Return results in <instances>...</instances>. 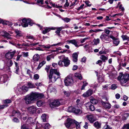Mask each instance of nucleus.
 Returning <instances> with one entry per match:
<instances>
[{"mask_svg": "<svg viewBox=\"0 0 129 129\" xmlns=\"http://www.w3.org/2000/svg\"><path fill=\"white\" fill-rule=\"evenodd\" d=\"M60 75V74L57 69H51L49 71V78L52 82H54Z\"/></svg>", "mask_w": 129, "mask_h": 129, "instance_id": "f257e3e1", "label": "nucleus"}, {"mask_svg": "<svg viewBox=\"0 0 129 129\" xmlns=\"http://www.w3.org/2000/svg\"><path fill=\"white\" fill-rule=\"evenodd\" d=\"M118 79L120 81L122 86H126V82L129 80V74H120L118 77Z\"/></svg>", "mask_w": 129, "mask_h": 129, "instance_id": "f03ea898", "label": "nucleus"}, {"mask_svg": "<svg viewBox=\"0 0 129 129\" xmlns=\"http://www.w3.org/2000/svg\"><path fill=\"white\" fill-rule=\"evenodd\" d=\"M23 101L26 104H30L33 103L35 99L32 92L30 94L26 95L23 99Z\"/></svg>", "mask_w": 129, "mask_h": 129, "instance_id": "7ed1b4c3", "label": "nucleus"}, {"mask_svg": "<svg viewBox=\"0 0 129 129\" xmlns=\"http://www.w3.org/2000/svg\"><path fill=\"white\" fill-rule=\"evenodd\" d=\"M111 36L113 35H111L109 36L105 34H102L101 35L100 38L103 42L105 43H107L111 41V40L110 39Z\"/></svg>", "mask_w": 129, "mask_h": 129, "instance_id": "20e7f679", "label": "nucleus"}, {"mask_svg": "<svg viewBox=\"0 0 129 129\" xmlns=\"http://www.w3.org/2000/svg\"><path fill=\"white\" fill-rule=\"evenodd\" d=\"M58 58L60 60H63L65 67L68 66L70 63V60L68 59V58L65 56L64 55H62L58 57Z\"/></svg>", "mask_w": 129, "mask_h": 129, "instance_id": "39448f33", "label": "nucleus"}, {"mask_svg": "<svg viewBox=\"0 0 129 129\" xmlns=\"http://www.w3.org/2000/svg\"><path fill=\"white\" fill-rule=\"evenodd\" d=\"M31 20L30 19H26L25 18H24L22 20V23L21 24V25L24 27H26L28 26V24L32 25L31 24Z\"/></svg>", "mask_w": 129, "mask_h": 129, "instance_id": "423d86ee", "label": "nucleus"}, {"mask_svg": "<svg viewBox=\"0 0 129 129\" xmlns=\"http://www.w3.org/2000/svg\"><path fill=\"white\" fill-rule=\"evenodd\" d=\"M64 82L66 85L67 86L73 84V80L71 77L68 76L65 78Z\"/></svg>", "mask_w": 129, "mask_h": 129, "instance_id": "0eeeda50", "label": "nucleus"}, {"mask_svg": "<svg viewBox=\"0 0 129 129\" xmlns=\"http://www.w3.org/2000/svg\"><path fill=\"white\" fill-rule=\"evenodd\" d=\"M16 53V51L15 50L12 52L9 51L6 53L5 55L6 57L8 59H11L14 56Z\"/></svg>", "mask_w": 129, "mask_h": 129, "instance_id": "6e6552de", "label": "nucleus"}, {"mask_svg": "<svg viewBox=\"0 0 129 129\" xmlns=\"http://www.w3.org/2000/svg\"><path fill=\"white\" fill-rule=\"evenodd\" d=\"M66 43L68 44H72L74 45L76 47H78L79 46L78 45V42L75 39H73L71 40H68L66 41Z\"/></svg>", "mask_w": 129, "mask_h": 129, "instance_id": "1a4fd4ad", "label": "nucleus"}, {"mask_svg": "<svg viewBox=\"0 0 129 129\" xmlns=\"http://www.w3.org/2000/svg\"><path fill=\"white\" fill-rule=\"evenodd\" d=\"M33 96L34 97L35 100L37 99L41 98H43L44 95L43 94L39 93L32 92Z\"/></svg>", "mask_w": 129, "mask_h": 129, "instance_id": "9d476101", "label": "nucleus"}, {"mask_svg": "<svg viewBox=\"0 0 129 129\" xmlns=\"http://www.w3.org/2000/svg\"><path fill=\"white\" fill-rule=\"evenodd\" d=\"M85 106L87 109H89L91 111H93L95 110L94 106L92 104L91 102L86 103L85 104Z\"/></svg>", "mask_w": 129, "mask_h": 129, "instance_id": "9b49d317", "label": "nucleus"}, {"mask_svg": "<svg viewBox=\"0 0 129 129\" xmlns=\"http://www.w3.org/2000/svg\"><path fill=\"white\" fill-rule=\"evenodd\" d=\"M110 38L113 40V44L114 46H117L119 43L120 41L118 39L116 38L115 37L113 36H111Z\"/></svg>", "mask_w": 129, "mask_h": 129, "instance_id": "f8f14e48", "label": "nucleus"}, {"mask_svg": "<svg viewBox=\"0 0 129 129\" xmlns=\"http://www.w3.org/2000/svg\"><path fill=\"white\" fill-rule=\"evenodd\" d=\"M36 108V107L34 106H32L28 107L27 108L28 112L30 114H33L35 112Z\"/></svg>", "mask_w": 129, "mask_h": 129, "instance_id": "ddd939ff", "label": "nucleus"}, {"mask_svg": "<svg viewBox=\"0 0 129 129\" xmlns=\"http://www.w3.org/2000/svg\"><path fill=\"white\" fill-rule=\"evenodd\" d=\"M63 43L62 42H60L58 43H57L56 44H54L52 46H50L49 45H47L46 46H45L44 45H43L41 46H40L43 47L44 48H47V49H49V48L51 46H57L58 45H62L63 44Z\"/></svg>", "mask_w": 129, "mask_h": 129, "instance_id": "4468645a", "label": "nucleus"}, {"mask_svg": "<svg viewBox=\"0 0 129 129\" xmlns=\"http://www.w3.org/2000/svg\"><path fill=\"white\" fill-rule=\"evenodd\" d=\"M71 108L72 109L71 112H74L76 114L78 115L81 114L82 113V111L79 109H76L74 108L70 107L69 109Z\"/></svg>", "mask_w": 129, "mask_h": 129, "instance_id": "2eb2a0df", "label": "nucleus"}, {"mask_svg": "<svg viewBox=\"0 0 129 129\" xmlns=\"http://www.w3.org/2000/svg\"><path fill=\"white\" fill-rule=\"evenodd\" d=\"M92 93V91L90 89H89L86 92L83 94L82 95V96L84 97H88L91 95Z\"/></svg>", "mask_w": 129, "mask_h": 129, "instance_id": "dca6fc26", "label": "nucleus"}, {"mask_svg": "<svg viewBox=\"0 0 129 129\" xmlns=\"http://www.w3.org/2000/svg\"><path fill=\"white\" fill-rule=\"evenodd\" d=\"M60 103L59 101L57 100H56L50 104V106L51 107H52L53 106L57 107L60 106Z\"/></svg>", "mask_w": 129, "mask_h": 129, "instance_id": "f3484780", "label": "nucleus"}, {"mask_svg": "<svg viewBox=\"0 0 129 129\" xmlns=\"http://www.w3.org/2000/svg\"><path fill=\"white\" fill-rule=\"evenodd\" d=\"M0 35L5 37L8 39L11 38V35L6 31H2L1 33H0Z\"/></svg>", "mask_w": 129, "mask_h": 129, "instance_id": "a211bd4d", "label": "nucleus"}, {"mask_svg": "<svg viewBox=\"0 0 129 129\" xmlns=\"http://www.w3.org/2000/svg\"><path fill=\"white\" fill-rule=\"evenodd\" d=\"M78 54L77 53L75 52L72 54V60L75 62H76L78 60Z\"/></svg>", "mask_w": 129, "mask_h": 129, "instance_id": "6ab92c4d", "label": "nucleus"}, {"mask_svg": "<svg viewBox=\"0 0 129 129\" xmlns=\"http://www.w3.org/2000/svg\"><path fill=\"white\" fill-rule=\"evenodd\" d=\"M64 27L61 26L59 27H58L56 30L55 31V33L59 36H60V31L63 29L64 28Z\"/></svg>", "mask_w": 129, "mask_h": 129, "instance_id": "aec40b11", "label": "nucleus"}, {"mask_svg": "<svg viewBox=\"0 0 129 129\" xmlns=\"http://www.w3.org/2000/svg\"><path fill=\"white\" fill-rule=\"evenodd\" d=\"M101 102L102 104L105 108L108 109H109L111 107L110 104L105 102L103 101H102Z\"/></svg>", "mask_w": 129, "mask_h": 129, "instance_id": "412c9836", "label": "nucleus"}, {"mask_svg": "<svg viewBox=\"0 0 129 129\" xmlns=\"http://www.w3.org/2000/svg\"><path fill=\"white\" fill-rule=\"evenodd\" d=\"M90 102L93 104H96L98 103V101L97 100L94 99L92 96H91L90 98Z\"/></svg>", "mask_w": 129, "mask_h": 129, "instance_id": "4be33fe9", "label": "nucleus"}, {"mask_svg": "<svg viewBox=\"0 0 129 129\" xmlns=\"http://www.w3.org/2000/svg\"><path fill=\"white\" fill-rule=\"evenodd\" d=\"M86 117L89 121H92V120H94V116L93 115L90 114L86 115Z\"/></svg>", "mask_w": 129, "mask_h": 129, "instance_id": "5701e85b", "label": "nucleus"}, {"mask_svg": "<svg viewBox=\"0 0 129 129\" xmlns=\"http://www.w3.org/2000/svg\"><path fill=\"white\" fill-rule=\"evenodd\" d=\"M21 114L18 111L14 110L12 112V116H16L17 117L20 116Z\"/></svg>", "mask_w": 129, "mask_h": 129, "instance_id": "b1692460", "label": "nucleus"}, {"mask_svg": "<svg viewBox=\"0 0 129 129\" xmlns=\"http://www.w3.org/2000/svg\"><path fill=\"white\" fill-rule=\"evenodd\" d=\"M44 124L43 123L39 122H37L36 124V129H39L42 127H43L44 126Z\"/></svg>", "mask_w": 129, "mask_h": 129, "instance_id": "393cba45", "label": "nucleus"}, {"mask_svg": "<svg viewBox=\"0 0 129 129\" xmlns=\"http://www.w3.org/2000/svg\"><path fill=\"white\" fill-rule=\"evenodd\" d=\"M100 59L102 60L103 61L105 62L108 59V56H106L104 55H102L100 57Z\"/></svg>", "mask_w": 129, "mask_h": 129, "instance_id": "a878e982", "label": "nucleus"}, {"mask_svg": "<svg viewBox=\"0 0 129 129\" xmlns=\"http://www.w3.org/2000/svg\"><path fill=\"white\" fill-rule=\"evenodd\" d=\"M30 126L29 124H25L21 125V129H30Z\"/></svg>", "mask_w": 129, "mask_h": 129, "instance_id": "bb28decb", "label": "nucleus"}, {"mask_svg": "<svg viewBox=\"0 0 129 129\" xmlns=\"http://www.w3.org/2000/svg\"><path fill=\"white\" fill-rule=\"evenodd\" d=\"M73 121H66L65 123V125L67 128H69L70 126L73 125Z\"/></svg>", "mask_w": 129, "mask_h": 129, "instance_id": "cd10ccee", "label": "nucleus"}, {"mask_svg": "<svg viewBox=\"0 0 129 129\" xmlns=\"http://www.w3.org/2000/svg\"><path fill=\"white\" fill-rule=\"evenodd\" d=\"M40 58V56L38 54H35L33 56V60L35 61H38Z\"/></svg>", "mask_w": 129, "mask_h": 129, "instance_id": "c85d7f7f", "label": "nucleus"}, {"mask_svg": "<svg viewBox=\"0 0 129 129\" xmlns=\"http://www.w3.org/2000/svg\"><path fill=\"white\" fill-rule=\"evenodd\" d=\"M74 76L80 80H82V79L81 75L79 73H75L74 74Z\"/></svg>", "mask_w": 129, "mask_h": 129, "instance_id": "c756f323", "label": "nucleus"}, {"mask_svg": "<svg viewBox=\"0 0 129 129\" xmlns=\"http://www.w3.org/2000/svg\"><path fill=\"white\" fill-rule=\"evenodd\" d=\"M48 117L46 116L45 114H42L41 116V119L43 121H46L48 120Z\"/></svg>", "mask_w": 129, "mask_h": 129, "instance_id": "7c9ffc66", "label": "nucleus"}, {"mask_svg": "<svg viewBox=\"0 0 129 129\" xmlns=\"http://www.w3.org/2000/svg\"><path fill=\"white\" fill-rule=\"evenodd\" d=\"M27 85L28 86V88H33L35 87L34 85L31 82H28Z\"/></svg>", "mask_w": 129, "mask_h": 129, "instance_id": "2f4dec72", "label": "nucleus"}, {"mask_svg": "<svg viewBox=\"0 0 129 129\" xmlns=\"http://www.w3.org/2000/svg\"><path fill=\"white\" fill-rule=\"evenodd\" d=\"M94 125L96 128L98 129L100 127L101 124L98 121H96L94 123Z\"/></svg>", "mask_w": 129, "mask_h": 129, "instance_id": "473e14b6", "label": "nucleus"}, {"mask_svg": "<svg viewBox=\"0 0 129 129\" xmlns=\"http://www.w3.org/2000/svg\"><path fill=\"white\" fill-rule=\"evenodd\" d=\"M15 33L16 34V37H21L22 36L21 31L18 30H16L15 31Z\"/></svg>", "mask_w": 129, "mask_h": 129, "instance_id": "72a5a7b5", "label": "nucleus"}, {"mask_svg": "<svg viewBox=\"0 0 129 129\" xmlns=\"http://www.w3.org/2000/svg\"><path fill=\"white\" fill-rule=\"evenodd\" d=\"M129 115V114L128 113H125L123 115L122 119L123 120H125Z\"/></svg>", "mask_w": 129, "mask_h": 129, "instance_id": "f704fd0d", "label": "nucleus"}, {"mask_svg": "<svg viewBox=\"0 0 129 129\" xmlns=\"http://www.w3.org/2000/svg\"><path fill=\"white\" fill-rule=\"evenodd\" d=\"M37 104L38 107H40L44 104V103L42 101L39 100L37 102Z\"/></svg>", "mask_w": 129, "mask_h": 129, "instance_id": "c9c22d12", "label": "nucleus"}, {"mask_svg": "<svg viewBox=\"0 0 129 129\" xmlns=\"http://www.w3.org/2000/svg\"><path fill=\"white\" fill-rule=\"evenodd\" d=\"M123 40H127L129 41V37L127 36L126 35H123L121 36Z\"/></svg>", "mask_w": 129, "mask_h": 129, "instance_id": "e433bc0d", "label": "nucleus"}, {"mask_svg": "<svg viewBox=\"0 0 129 129\" xmlns=\"http://www.w3.org/2000/svg\"><path fill=\"white\" fill-rule=\"evenodd\" d=\"M62 119H64L66 120V121H75V120H74L72 118H70V117H63Z\"/></svg>", "mask_w": 129, "mask_h": 129, "instance_id": "4c0bfd02", "label": "nucleus"}, {"mask_svg": "<svg viewBox=\"0 0 129 129\" xmlns=\"http://www.w3.org/2000/svg\"><path fill=\"white\" fill-rule=\"evenodd\" d=\"M28 87L25 85L23 86L21 88V89L24 92H27L28 90Z\"/></svg>", "mask_w": 129, "mask_h": 129, "instance_id": "58836bf2", "label": "nucleus"}, {"mask_svg": "<svg viewBox=\"0 0 129 129\" xmlns=\"http://www.w3.org/2000/svg\"><path fill=\"white\" fill-rule=\"evenodd\" d=\"M100 41V40L99 39H94L93 41V42L94 43V44L96 45H97L99 43Z\"/></svg>", "mask_w": 129, "mask_h": 129, "instance_id": "ea45409f", "label": "nucleus"}, {"mask_svg": "<svg viewBox=\"0 0 129 129\" xmlns=\"http://www.w3.org/2000/svg\"><path fill=\"white\" fill-rule=\"evenodd\" d=\"M50 31V29L49 28V27L47 28H45L44 30L43 31L42 33L43 34H45Z\"/></svg>", "mask_w": 129, "mask_h": 129, "instance_id": "a19ab883", "label": "nucleus"}, {"mask_svg": "<svg viewBox=\"0 0 129 129\" xmlns=\"http://www.w3.org/2000/svg\"><path fill=\"white\" fill-rule=\"evenodd\" d=\"M73 125H76V127L77 128H79L80 127V125L78 122L73 121Z\"/></svg>", "mask_w": 129, "mask_h": 129, "instance_id": "79ce46f5", "label": "nucleus"}, {"mask_svg": "<svg viewBox=\"0 0 129 129\" xmlns=\"http://www.w3.org/2000/svg\"><path fill=\"white\" fill-rule=\"evenodd\" d=\"M48 89L50 90L51 92H55L56 91V89L55 88L52 87L50 86H49Z\"/></svg>", "mask_w": 129, "mask_h": 129, "instance_id": "37998d69", "label": "nucleus"}, {"mask_svg": "<svg viewBox=\"0 0 129 129\" xmlns=\"http://www.w3.org/2000/svg\"><path fill=\"white\" fill-rule=\"evenodd\" d=\"M1 78L4 80V82H5L8 79V76L6 75H4Z\"/></svg>", "mask_w": 129, "mask_h": 129, "instance_id": "c03bdc74", "label": "nucleus"}, {"mask_svg": "<svg viewBox=\"0 0 129 129\" xmlns=\"http://www.w3.org/2000/svg\"><path fill=\"white\" fill-rule=\"evenodd\" d=\"M13 63L12 61L11 60H8L7 63V64L8 66H11L13 64Z\"/></svg>", "mask_w": 129, "mask_h": 129, "instance_id": "a18cd8bd", "label": "nucleus"}, {"mask_svg": "<svg viewBox=\"0 0 129 129\" xmlns=\"http://www.w3.org/2000/svg\"><path fill=\"white\" fill-rule=\"evenodd\" d=\"M44 124V128L45 129H49V128H50V125L48 123H47L46 124H45L44 123H43Z\"/></svg>", "mask_w": 129, "mask_h": 129, "instance_id": "49530a36", "label": "nucleus"}, {"mask_svg": "<svg viewBox=\"0 0 129 129\" xmlns=\"http://www.w3.org/2000/svg\"><path fill=\"white\" fill-rule=\"evenodd\" d=\"M22 53L23 54V56L24 57H27L29 56L28 52H23Z\"/></svg>", "mask_w": 129, "mask_h": 129, "instance_id": "de8ad7c7", "label": "nucleus"}, {"mask_svg": "<svg viewBox=\"0 0 129 129\" xmlns=\"http://www.w3.org/2000/svg\"><path fill=\"white\" fill-rule=\"evenodd\" d=\"M39 78V76L38 74H36L34 75V79L35 80L38 79Z\"/></svg>", "mask_w": 129, "mask_h": 129, "instance_id": "09e8293b", "label": "nucleus"}, {"mask_svg": "<svg viewBox=\"0 0 129 129\" xmlns=\"http://www.w3.org/2000/svg\"><path fill=\"white\" fill-rule=\"evenodd\" d=\"M103 61L100 60H98L96 62V64H99L100 66H101L102 65V63Z\"/></svg>", "mask_w": 129, "mask_h": 129, "instance_id": "8fccbe9b", "label": "nucleus"}, {"mask_svg": "<svg viewBox=\"0 0 129 129\" xmlns=\"http://www.w3.org/2000/svg\"><path fill=\"white\" fill-rule=\"evenodd\" d=\"M32 72L29 69H28L27 71V74H28L30 78L32 77V75L31 73Z\"/></svg>", "mask_w": 129, "mask_h": 129, "instance_id": "3c124183", "label": "nucleus"}, {"mask_svg": "<svg viewBox=\"0 0 129 129\" xmlns=\"http://www.w3.org/2000/svg\"><path fill=\"white\" fill-rule=\"evenodd\" d=\"M62 20H63L64 22H68L70 21V18H65L63 19H62Z\"/></svg>", "mask_w": 129, "mask_h": 129, "instance_id": "603ef678", "label": "nucleus"}, {"mask_svg": "<svg viewBox=\"0 0 129 129\" xmlns=\"http://www.w3.org/2000/svg\"><path fill=\"white\" fill-rule=\"evenodd\" d=\"M63 92L65 95L66 96H68L70 94V92L69 91H64Z\"/></svg>", "mask_w": 129, "mask_h": 129, "instance_id": "864d4df0", "label": "nucleus"}, {"mask_svg": "<svg viewBox=\"0 0 129 129\" xmlns=\"http://www.w3.org/2000/svg\"><path fill=\"white\" fill-rule=\"evenodd\" d=\"M10 69V68L8 66L5 67L4 68V71H9Z\"/></svg>", "mask_w": 129, "mask_h": 129, "instance_id": "5fc2aeb1", "label": "nucleus"}, {"mask_svg": "<svg viewBox=\"0 0 129 129\" xmlns=\"http://www.w3.org/2000/svg\"><path fill=\"white\" fill-rule=\"evenodd\" d=\"M15 70L14 71L17 74H19V67H17L15 68Z\"/></svg>", "mask_w": 129, "mask_h": 129, "instance_id": "6e6d98bb", "label": "nucleus"}, {"mask_svg": "<svg viewBox=\"0 0 129 129\" xmlns=\"http://www.w3.org/2000/svg\"><path fill=\"white\" fill-rule=\"evenodd\" d=\"M50 68V66L49 65L46 66V67L45 68V70L48 73L49 70Z\"/></svg>", "mask_w": 129, "mask_h": 129, "instance_id": "4d7b16f0", "label": "nucleus"}, {"mask_svg": "<svg viewBox=\"0 0 129 129\" xmlns=\"http://www.w3.org/2000/svg\"><path fill=\"white\" fill-rule=\"evenodd\" d=\"M88 39V38H86L84 39H81L80 40V42L81 43H83L86 40Z\"/></svg>", "mask_w": 129, "mask_h": 129, "instance_id": "13d9d810", "label": "nucleus"}, {"mask_svg": "<svg viewBox=\"0 0 129 129\" xmlns=\"http://www.w3.org/2000/svg\"><path fill=\"white\" fill-rule=\"evenodd\" d=\"M61 60L59 61L58 62V64L59 66L61 67H62L63 66V64L62 63L63 62V60Z\"/></svg>", "mask_w": 129, "mask_h": 129, "instance_id": "bf43d9fd", "label": "nucleus"}, {"mask_svg": "<svg viewBox=\"0 0 129 129\" xmlns=\"http://www.w3.org/2000/svg\"><path fill=\"white\" fill-rule=\"evenodd\" d=\"M123 128L127 129H129V124H124L123 126Z\"/></svg>", "mask_w": 129, "mask_h": 129, "instance_id": "052dcab7", "label": "nucleus"}, {"mask_svg": "<svg viewBox=\"0 0 129 129\" xmlns=\"http://www.w3.org/2000/svg\"><path fill=\"white\" fill-rule=\"evenodd\" d=\"M11 102V100L9 99H7L5 100L4 101V103H9Z\"/></svg>", "mask_w": 129, "mask_h": 129, "instance_id": "680f3d73", "label": "nucleus"}, {"mask_svg": "<svg viewBox=\"0 0 129 129\" xmlns=\"http://www.w3.org/2000/svg\"><path fill=\"white\" fill-rule=\"evenodd\" d=\"M8 106L7 104L3 105L0 106V109H3L5 107H6Z\"/></svg>", "mask_w": 129, "mask_h": 129, "instance_id": "e2e57ef3", "label": "nucleus"}, {"mask_svg": "<svg viewBox=\"0 0 129 129\" xmlns=\"http://www.w3.org/2000/svg\"><path fill=\"white\" fill-rule=\"evenodd\" d=\"M117 87V86L115 84H112L111 86V88L112 89L114 90L116 89Z\"/></svg>", "mask_w": 129, "mask_h": 129, "instance_id": "0e129e2a", "label": "nucleus"}, {"mask_svg": "<svg viewBox=\"0 0 129 129\" xmlns=\"http://www.w3.org/2000/svg\"><path fill=\"white\" fill-rule=\"evenodd\" d=\"M52 55H49L47 56L46 57V59L47 61H49L52 57Z\"/></svg>", "mask_w": 129, "mask_h": 129, "instance_id": "69168bd1", "label": "nucleus"}, {"mask_svg": "<svg viewBox=\"0 0 129 129\" xmlns=\"http://www.w3.org/2000/svg\"><path fill=\"white\" fill-rule=\"evenodd\" d=\"M90 3V2L89 1H85V3L87 5V6L88 7H90L91 6L92 4H89Z\"/></svg>", "mask_w": 129, "mask_h": 129, "instance_id": "338daca9", "label": "nucleus"}, {"mask_svg": "<svg viewBox=\"0 0 129 129\" xmlns=\"http://www.w3.org/2000/svg\"><path fill=\"white\" fill-rule=\"evenodd\" d=\"M26 37L27 39H33L34 37L33 36L30 35H28L26 36Z\"/></svg>", "mask_w": 129, "mask_h": 129, "instance_id": "774afa93", "label": "nucleus"}]
</instances>
